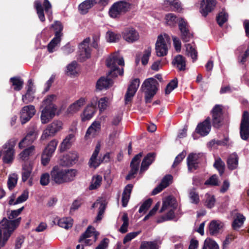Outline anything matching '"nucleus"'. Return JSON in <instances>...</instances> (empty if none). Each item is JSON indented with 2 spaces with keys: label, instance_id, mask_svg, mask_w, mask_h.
I'll return each mask as SVG.
<instances>
[{
  "label": "nucleus",
  "instance_id": "nucleus-59",
  "mask_svg": "<svg viewBox=\"0 0 249 249\" xmlns=\"http://www.w3.org/2000/svg\"><path fill=\"white\" fill-rule=\"evenodd\" d=\"M122 220L123 224L121 226L119 231L122 233H125L127 231V228L128 226V218L126 213H124L122 216Z\"/></svg>",
  "mask_w": 249,
  "mask_h": 249
},
{
  "label": "nucleus",
  "instance_id": "nucleus-47",
  "mask_svg": "<svg viewBox=\"0 0 249 249\" xmlns=\"http://www.w3.org/2000/svg\"><path fill=\"white\" fill-rule=\"evenodd\" d=\"M102 177L100 175L93 176L90 185L89 187V190H93L97 189L101 184Z\"/></svg>",
  "mask_w": 249,
  "mask_h": 249
},
{
  "label": "nucleus",
  "instance_id": "nucleus-15",
  "mask_svg": "<svg viewBox=\"0 0 249 249\" xmlns=\"http://www.w3.org/2000/svg\"><path fill=\"white\" fill-rule=\"evenodd\" d=\"M142 157V153H140L133 158L130 164L131 170L126 177V179L127 180H129L134 178V175L138 171Z\"/></svg>",
  "mask_w": 249,
  "mask_h": 249
},
{
  "label": "nucleus",
  "instance_id": "nucleus-21",
  "mask_svg": "<svg viewBox=\"0 0 249 249\" xmlns=\"http://www.w3.org/2000/svg\"><path fill=\"white\" fill-rule=\"evenodd\" d=\"M211 130L210 119L207 118L202 123L199 124L196 128L197 133L202 136L207 135Z\"/></svg>",
  "mask_w": 249,
  "mask_h": 249
},
{
  "label": "nucleus",
  "instance_id": "nucleus-57",
  "mask_svg": "<svg viewBox=\"0 0 249 249\" xmlns=\"http://www.w3.org/2000/svg\"><path fill=\"white\" fill-rule=\"evenodd\" d=\"M202 249H219L216 243L210 239L205 240Z\"/></svg>",
  "mask_w": 249,
  "mask_h": 249
},
{
  "label": "nucleus",
  "instance_id": "nucleus-29",
  "mask_svg": "<svg viewBox=\"0 0 249 249\" xmlns=\"http://www.w3.org/2000/svg\"><path fill=\"white\" fill-rule=\"evenodd\" d=\"M101 129V123L99 122H94L88 128L85 137L88 139L90 137H94L97 132Z\"/></svg>",
  "mask_w": 249,
  "mask_h": 249
},
{
  "label": "nucleus",
  "instance_id": "nucleus-63",
  "mask_svg": "<svg viewBox=\"0 0 249 249\" xmlns=\"http://www.w3.org/2000/svg\"><path fill=\"white\" fill-rule=\"evenodd\" d=\"M77 63L75 61L72 62L68 65L67 68V73L68 75H73L76 73V68Z\"/></svg>",
  "mask_w": 249,
  "mask_h": 249
},
{
  "label": "nucleus",
  "instance_id": "nucleus-35",
  "mask_svg": "<svg viewBox=\"0 0 249 249\" xmlns=\"http://www.w3.org/2000/svg\"><path fill=\"white\" fill-rule=\"evenodd\" d=\"M95 3V0H86L78 6V9L81 14H86Z\"/></svg>",
  "mask_w": 249,
  "mask_h": 249
},
{
  "label": "nucleus",
  "instance_id": "nucleus-28",
  "mask_svg": "<svg viewBox=\"0 0 249 249\" xmlns=\"http://www.w3.org/2000/svg\"><path fill=\"white\" fill-rule=\"evenodd\" d=\"M163 6L165 8L175 11L180 12L182 9L181 3L178 0H165Z\"/></svg>",
  "mask_w": 249,
  "mask_h": 249
},
{
  "label": "nucleus",
  "instance_id": "nucleus-50",
  "mask_svg": "<svg viewBox=\"0 0 249 249\" xmlns=\"http://www.w3.org/2000/svg\"><path fill=\"white\" fill-rule=\"evenodd\" d=\"M72 220L70 217L62 218L57 220V224L60 227L68 229L72 227Z\"/></svg>",
  "mask_w": 249,
  "mask_h": 249
},
{
  "label": "nucleus",
  "instance_id": "nucleus-32",
  "mask_svg": "<svg viewBox=\"0 0 249 249\" xmlns=\"http://www.w3.org/2000/svg\"><path fill=\"white\" fill-rule=\"evenodd\" d=\"M112 84V80L106 77H101L96 83V89L98 90H102L108 88Z\"/></svg>",
  "mask_w": 249,
  "mask_h": 249
},
{
  "label": "nucleus",
  "instance_id": "nucleus-52",
  "mask_svg": "<svg viewBox=\"0 0 249 249\" xmlns=\"http://www.w3.org/2000/svg\"><path fill=\"white\" fill-rule=\"evenodd\" d=\"M35 7L36 10L37 14L40 20L41 21H45V18L41 1L39 0H36L35 2Z\"/></svg>",
  "mask_w": 249,
  "mask_h": 249
},
{
  "label": "nucleus",
  "instance_id": "nucleus-24",
  "mask_svg": "<svg viewBox=\"0 0 249 249\" xmlns=\"http://www.w3.org/2000/svg\"><path fill=\"white\" fill-rule=\"evenodd\" d=\"M158 85V82L155 79L149 78L144 81L142 86V88L143 91L157 92Z\"/></svg>",
  "mask_w": 249,
  "mask_h": 249
},
{
  "label": "nucleus",
  "instance_id": "nucleus-44",
  "mask_svg": "<svg viewBox=\"0 0 249 249\" xmlns=\"http://www.w3.org/2000/svg\"><path fill=\"white\" fill-rule=\"evenodd\" d=\"M238 158L237 154L233 153L230 155L227 160L228 168L231 170H233L237 167Z\"/></svg>",
  "mask_w": 249,
  "mask_h": 249
},
{
  "label": "nucleus",
  "instance_id": "nucleus-61",
  "mask_svg": "<svg viewBox=\"0 0 249 249\" xmlns=\"http://www.w3.org/2000/svg\"><path fill=\"white\" fill-rule=\"evenodd\" d=\"M175 209H168V213L164 215L163 216L161 219H159L158 222H162L164 221L172 220L175 217L174 210Z\"/></svg>",
  "mask_w": 249,
  "mask_h": 249
},
{
  "label": "nucleus",
  "instance_id": "nucleus-30",
  "mask_svg": "<svg viewBox=\"0 0 249 249\" xmlns=\"http://www.w3.org/2000/svg\"><path fill=\"white\" fill-rule=\"evenodd\" d=\"M155 158V155L154 153H150L146 155L142 162L140 169L141 173H142L148 169L149 166L154 160Z\"/></svg>",
  "mask_w": 249,
  "mask_h": 249
},
{
  "label": "nucleus",
  "instance_id": "nucleus-46",
  "mask_svg": "<svg viewBox=\"0 0 249 249\" xmlns=\"http://www.w3.org/2000/svg\"><path fill=\"white\" fill-rule=\"evenodd\" d=\"M10 82L12 83L14 90L16 91L20 90L23 86L24 81L19 77H13L10 78Z\"/></svg>",
  "mask_w": 249,
  "mask_h": 249
},
{
  "label": "nucleus",
  "instance_id": "nucleus-53",
  "mask_svg": "<svg viewBox=\"0 0 249 249\" xmlns=\"http://www.w3.org/2000/svg\"><path fill=\"white\" fill-rule=\"evenodd\" d=\"M215 199L213 195L207 193L205 196V205L208 208L214 207Z\"/></svg>",
  "mask_w": 249,
  "mask_h": 249
},
{
  "label": "nucleus",
  "instance_id": "nucleus-7",
  "mask_svg": "<svg viewBox=\"0 0 249 249\" xmlns=\"http://www.w3.org/2000/svg\"><path fill=\"white\" fill-rule=\"evenodd\" d=\"M170 45V38L167 35L159 36L155 45L157 56L161 57L166 55Z\"/></svg>",
  "mask_w": 249,
  "mask_h": 249
},
{
  "label": "nucleus",
  "instance_id": "nucleus-40",
  "mask_svg": "<svg viewBox=\"0 0 249 249\" xmlns=\"http://www.w3.org/2000/svg\"><path fill=\"white\" fill-rule=\"evenodd\" d=\"M57 97L55 95L51 94L47 96L42 101L41 107L50 108V107H56L53 103L56 100Z\"/></svg>",
  "mask_w": 249,
  "mask_h": 249
},
{
  "label": "nucleus",
  "instance_id": "nucleus-48",
  "mask_svg": "<svg viewBox=\"0 0 249 249\" xmlns=\"http://www.w3.org/2000/svg\"><path fill=\"white\" fill-rule=\"evenodd\" d=\"M58 143V141L57 140L53 139L51 140L43 151L53 155L56 148Z\"/></svg>",
  "mask_w": 249,
  "mask_h": 249
},
{
  "label": "nucleus",
  "instance_id": "nucleus-14",
  "mask_svg": "<svg viewBox=\"0 0 249 249\" xmlns=\"http://www.w3.org/2000/svg\"><path fill=\"white\" fill-rule=\"evenodd\" d=\"M216 5L215 0H202L200 3V12L203 16L206 17L214 10Z\"/></svg>",
  "mask_w": 249,
  "mask_h": 249
},
{
  "label": "nucleus",
  "instance_id": "nucleus-62",
  "mask_svg": "<svg viewBox=\"0 0 249 249\" xmlns=\"http://www.w3.org/2000/svg\"><path fill=\"white\" fill-rule=\"evenodd\" d=\"M213 165L221 175L224 173L225 163L220 158L215 160Z\"/></svg>",
  "mask_w": 249,
  "mask_h": 249
},
{
  "label": "nucleus",
  "instance_id": "nucleus-3",
  "mask_svg": "<svg viewBox=\"0 0 249 249\" xmlns=\"http://www.w3.org/2000/svg\"><path fill=\"white\" fill-rule=\"evenodd\" d=\"M124 60L122 56L118 52H115L109 55L106 60V65L110 69L109 75L112 76L116 77L118 75H123L124 69L119 68V66H124Z\"/></svg>",
  "mask_w": 249,
  "mask_h": 249
},
{
  "label": "nucleus",
  "instance_id": "nucleus-51",
  "mask_svg": "<svg viewBox=\"0 0 249 249\" xmlns=\"http://www.w3.org/2000/svg\"><path fill=\"white\" fill-rule=\"evenodd\" d=\"M179 18L177 17L174 14L170 13L166 15L165 20L166 23L167 25L170 26H174L176 25L177 23L181 20Z\"/></svg>",
  "mask_w": 249,
  "mask_h": 249
},
{
  "label": "nucleus",
  "instance_id": "nucleus-19",
  "mask_svg": "<svg viewBox=\"0 0 249 249\" xmlns=\"http://www.w3.org/2000/svg\"><path fill=\"white\" fill-rule=\"evenodd\" d=\"M178 27L181 32L182 39L185 42L189 41L193 37V35L190 32L187 23L183 19H181Z\"/></svg>",
  "mask_w": 249,
  "mask_h": 249
},
{
  "label": "nucleus",
  "instance_id": "nucleus-11",
  "mask_svg": "<svg viewBox=\"0 0 249 249\" xmlns=\"http://www.w3.org/2000/svg\"><path fill=\"white\" fill-rule=\"evenodd\" d=\"M90 39L89 37L85 39L79 45V54L78 59L80 61H84L90 56V49L89 44Z\"/></svg>",
  "mask_w": 249,
  "mask_h": 249
},
{
  "label": "nucleus",
  "instance_id": "nucleus-38",
  "mask_svg": "<svg viewBox=\"0 0 249 249\" xmlns=\"http://www.w3.org/2000/svg\"><path fill=\"white\" fill-rule=\"evenodd\" d=\"M92 208H98L99 212L96 217V221L101 220L102 219L103 215L106 209L105 203L98 199L92 204Z\"/></svg>",
  "mask_w": 249,
  "mask_h": 249
},
{
  "label": "nucleus",
  "instance_id": "nucleus-31",
  "mask_svg": "<svg viewBox=\"0 0 249 249\" xmlns=\"http://www.w3.org/2000/svg\"><path fill=\"white\" fill-rule=\"evenodd\" d=\"M33 170V163L32 162L25 163L22 165V180L23 182L27 181L30 177Z\"/></svg>",
  "mask_w": 249,
  "mask_h": 249
},
{
  "label": "nucleus",
  "instance_id": "nucleus-60",
  "mask_svg": "<svg viewBox=\"0 0 249 249\" xmlns=\"http://www.w3.org/2000/svg\"><path fill=\"white\" fill-rule=\"evenodd\" d=\"M178 86V80L177 79H174L171 80L167 85L165 89V94H170L172 90L176 89Z\"/></svg>",
  "mask_w": 249,
  "mask_h": 249
},
{
  "label": "nucleus",
  "instance_id": "nucleus-1",
  "mask_svg": "<svg viewBox=\"0 0 249 249\" xmlns=\"http://www.w3.org/2000/svg\"><path fill=\"white\" fill-rule=\"evenodd\" d=\"M24 207L12 211L8 215V219L3 218L0 222V249L3 247L12 233L18 226L21 221V217L16 219L23 210Z\"/></svg>",
  "mask_w": 249,
  "mask_h": 249
},
{
  "label": "nucleus",
  "instance_id": "nucleus-45",
  "mask_svg": "<svg viewBox=\"0 0 249 249\" xmlns=\"http://www.w3.org/2000/svg\"><path fill=\"white\" fill-rule=\"evenodd\" d=\"M186 47V53L188 56L191 57L194 61L197 59V52L194 47V45L191 44H187Z\"/></svg>",
  "mask_w": 249,
  "mask_h": 249
},
{
  "label": "nucleus",
  "instance_id": "nucleus-39",
  "mask_svg": "<svg viewBox=\"0 0 249 249\" xmlns=\"http://www.w3.org/2000/svg\"><path fill=\"white\" fill-rule=\"evenodd\" d=\"M173 63L179 71H184L185 70L186 61L185 58L183 56L181 55L176 56L173 61Z\"/></svg>",
  "mask_w": 249,
  "mask_h": 249
},
{
  "label": "nucleus",
  "instance_id": "nucleus-56",
  "mask_svg": "<svg viewBox=\"0 0 249 249\" xmlns=\"http://www.w3.org/2000/svg\"><path fill=\"white\" fill-rule=\"evenodd\" d=\"M98 107L101 112L104 111L107 109L109 105L108 99L107 97H103L97 100Z\"/></svg>",
  "mask_w": 249,
  "mask_h": 249
},
{
  "label": "nucleus",
  "instance_id": "nucleus-36",
  "mask_svg": "<svg viewBox=\"0 0 249 249\" xmlns=\"http://www.w3.org/2000/svg\"><path fill=\"white\" fill-rule=\"evenodd\" d=\"M74 140V136L73 134L68 135L60 144L59 146L60 151L63 152L69 149Z\"/></svg>",
  "mask_w": 249,
  "mask_h": 249
},
{
  "label": "nucleus",
  "instance_id": "nucleus-64",
  "mask_svg": "<svg viewBox=\"0 0 249 249\" xmlns=\"http://www.w3.org/2000/svg\"><path fill=\"white\" fill-rule=\"evenodd\" d=\"M29 192L28 190H24L23 193L20 195L16 199L15 202V204L21 203L25 201L28 198Z\"/></svg>",
  "mask_w": 249,
  "mask_h": 249
},
{
  "label": "nucleus",
  "instance_id": "nucleus-5",
  "mask_svg": "<svg viewBox=\"0 0 249 249\" xmlns=\"http://www.w3.org/2000/svg\"><path fill=\"white\" fill-rule=\"evenodd\" d=\"M130 4L125 1L114 3L109 8L108 14L110 18L117 19L130 9Z\"/></svg>",
  "mask_w": 249,
  "mask_h": 249
},
{
  "label": "nucleus",
  "instance_id": "nucleus-16",
  "mask_svg": "<svg viewBox=\"0 0 249 249\" xmlns=\"http://www.w3.org/2000/svg\"><path fill=\"white\" fill-rule=\"evenodd\" d=\"M86 103L85 98L81 97L71 104L67 108V113L68 114H74L79 111Z\"/></svg>",
  "mask_w": 249,
  "mask_h": 249
},
{
  "label": "nucleus",
  "instance_id": "nucleus-6",
  "mask_svg": "<svg viewBox=\"0 0 249 249\" xmlns=\"http://www.w3.org/2000/svg\"><path fill=\"white\" fill-rule=\"evenodd\" d=\"M63 123L59 120H54L47 125L42 132L40 137L41 140H45L49 137L55 136L57 133L63 129Z\"/></svg>",
  "mask_w": 249,
  "mask_h": 249
},
{
  "label": "nucleus",
  "instance_id": "nucleus-12",
  "mask_svg": "<svg viewBox=\"0 0 249 249\" xmlns=\"http://www.w3.org/2000/svg\"><path fill=\"white\" fill-rule=\"evenodd\" d=\"M40 119L42 124H45L50 121L55 115L57 107H41Z\"/></svg>",
  "mask_w": 249,
  "mask_h": 249
},
{
  "label": "nucleus",
  "instance_id": "nucleus-42",
  "mask_svg": "<svg viewBox=\"0 0 249 249\" xmlns=\"http://www.w3.org/2000/svg\"><path fill=\"white\" fill-rule=\"evenodd\" d=\"M99 233L96 231L94 228L91 226H89L86 231L79 238V242H82V239L85 238H91L92 236H95V238L97 239Z\"/></svg>",
  "mask_w": 249,
  "mask_h": 249
},
{
  "label": "nucleus",
  "instance_id": "nucleus-13",
  "mask_svg": "<svg viewBox=\"0 0 249 249\" xmlns=\"http://www.w3.org/2000/svg\"><path fill=\"white\" fill-rule=\"evenodd\" d=\"M36 109L33 105L24 107L21 110L20 120L22 124H24L35 115Z\"/></svg>",
  "mask_w": 249,
  "mask_h": 249
},
{
  "label": "nucleus",
  "instance_id": "nucleus-43",
  "mask_svg": "<svg viewBox=\"0 0 249 249\" xmlns=\"http://www.w3.org/2000/svg\"><path fill=\"white\" fill-rule=\"evenodd\" d=\"M245 219L243 214L237 213L232 224L233 229L234 230H238L243 226Z\"/></svg>",
  "mask_w": 249,
  "mask_h": 249
},
{
  "label": "nucleus",
  "instance_id": "nucleus-17",
  "mask_svg": "<svg viewBox=\"0 0 249 249\" xmlns=\"http://www.w3.org/2000/svg\"><path fill=\"white\" fill-rule=\"evenodd\" d=\"M97 101V98H93L90 104L85 108L82 116V120L83 121L89 120L93 117L96 110Z\"/></svg>",
  "mask_w": 249,
  "mask_h": 249
},
{
  "label": "nucleus",
  "instance_id": "nucleus-33",
  "mask_svg": "<svg viewBox=\"0 0 249 249\" xmlns=\"http://www.w3.org/2000/svg\"><path fill=\"white\" fill-rule=\"evenodd\" d=\"M78 159V154L76 152H70L64 156L62 159L64 161L63 165L69 166L75 163Z\"/></svg>",
  "mask_w": 249,
  "mask_h": 249
},
{
  "label": "nucleus",
  "instance_id": "nucleus-34",
  "mask_svg": "<svg viewBox=\"0 0 249 249\" xmlns=\"http://www.w3.org/2000/svg\"><path fill=\"white\" fill-rule=\"evenodd\" d=\"M35 153V147L32 145L26 148L21 152L18 157L20 160L25 161L29 159V157L33 155Z\"/></svg>",
  "mask_w": 249,
  "mask_h": 249
},
{
  "label": "nucleus",
  "instance_id": "nucleus-23",
  "mask_svg": "<svg viewBox=\"0 0 249 249\" xmlns=\"http://www.w3.org/2000/svg\"><path fill=\"white\" fill-rule=\"evenodd\" d=\"M100 150V144L98 143L89 161V164L90 167L96 168L102 163V160L101 159L97 158Z\"/></svg>",
  "mask_w": 249,
  "mask_h": 249
},
{
  "label": "nucleus",
  "instance_id": "nucleus-8",
  "mask_svg": "<svg viewBox=\"0 0 249 249\" xmlns=\"http://www.w3.org/2000/svg\"><path fill=\"white\" fill-rule=\"evenodd\" d=\"M122 36L124 40L128 43H134L139 41L140 35L138 31L132 27H128L122 32Z\"/></svg>",
  "mask_w": 249,
  "mask_h": 249
},
{
  "label": "nucleus",
  "instance_id": "nucleus-58",
  "mask_svg": "<svg viewBox=\"0 0 249 249\" xmlns=\"http://www.w3.org/2000/svg\"><path fill=\"white\" fill-rule=\"evenodd\" d=\"M228 18V15L225 11H222L220 12L216 17V20L218 24L220 26H222L223 24L225 23Z\"/></svg>",
  "mask_w": 249,
  "mask_h": 249
},
{
  "label": "nucleus",
  "instance_id": "nucleus-26",
  "mask_svg": "<svg viewBox=\"0 0 249 249\" xmlns=\"http://www.w3.org/2000/svg\"><path fill=\"white\" fill-rule=\"evenodd\" d=\"M177 207L178 203L176 199L172 196H168L163 201L160 213L168 209H176Z\"/></svg>",
  "mask_w": 249,
  "mask_h": 249
},
{
  "label": "nucleus",
  "instance_id": "nucleus-54",
  "mask_svg": "<svg viewBox=\"0 0 249 249\" xmlns=\"http://www.w3.org/2000/svg\"><path fill=\"white\" fill-rule=\"evenodd\" d=\"M121 36L119 34L111 31H108L107 33V39L109 42H116L121 38Z\"/></svg>",
  "mask_w": 249,
  "mask_h": 249
},
{
  "label": "nucleus",
  "instance_id": "nucleus-37",
  "mask_svg": "<svg viewBox=\"0 0 249 249\" xmlns=\"http://www.w3.org/2000/svg\"><path fill=\"white\" fill-rule=\"evenodd\" d=\"M162 240L156 239L153 241H144L142 243L141 249H159V245L161 244Z\"/></svg>",
  "mask_w": 249,
  "mask_h": 249
},
{
  "label": "nucleus",
  "instance_id": "nucleus-49",
  "mask_svg": "<svg viewBox=\"0 0 249 249\" xmlns=\"http://www.w3.org/2000/svg\"><path fill=\"white\" fill-rule=\"evenodd\" d=\"M18 176L15 173L10 174L7 180L8 188L10 190H13L17 184Z\"/></svg>",
  "mask_w": 249,
  "mask_h": 249
},
{
  "label": "nucleus",
  "instance_id": "nucleus-20",
  "mask_svg": "<svg viewBox=\"0 0 249 249\" xmlns=\"http://www.w3.org/2000/svg\"><path fill=\"white\" fill-rule=\"evenodd\" d=\"M200 154H190L187 159L188 170L193 172L197 169Z\"/></svg>",
  "mask_w": 249,
  "mask_h": 249
},
{
  "label": "nucleus",
  "instance_id": "nucleus-25",
  "mask_svg": "<svg viewBox=\"0 0 249 249\" xmlns=\"http://www.w3.org/2000/svg\"><path fill=\"white\" fill-rule=\"evenodd\" d=\"M172 179L173 177L171 175H167L165 176L162 178L160 183L153 190L152 194L155 195L160 192L172 182Z\"/></svg>",
  "mask_w": 249,
  "mask_h": 249
},
{
  "label": "nucleus",
  "instance_id": "nucleus-2",
  "mask_svg": "<svg viewBox=\"0 0 249 249\" xmlns=\"http://www.w3.org/2000/svg\"><path fill=\"white\" fill-rule=\"evenodd\" d=\"M77 175V171L73 169H63L56 165L50 172L52 181L57 184H62L73 181Z\"/></svg>",
  "mask_w": 249,
  "mask_h": 249
},
{
  "label": "nucleus",
  "instance_id": "nucleus-55",
  "mask_svg": "<svg viewBox=\"0 0 249 249\" xmlns=\"http://www.w3.org/2000/svg\"><path fill=\"white\" fill-rule=\"evenodd\" d=\"M152 48L150 47L143 51L142 56L141 58V62L143 65H146L148 62L150 56H151Z\"/></svg>",
  "mask_w": 249,
  "mask_h": 249
},
{
  "label": "nucleus",
  "instance_id": "nucleus-4",
  "mask_svg": "<svg viewBox=\"0 0 249 249\" xmlns=\"http://www.w3.org/2000/svg\"><path fill=\"white\" fill-rule=\"evenodd\" d=\"M17 140L11 139L2 146V160L4 163L11 164L13 162L15 155V146Z\"/></svg>",
  "mask_w": 249,
  "mask_h": 249
},
{
  "label": "nucleus",
  "instance_id": "nucleus-27",
  "mask_svg": "<svg viewBox=\"0 0 249 249\" xmlns=\"http://www.w3.org/2000/svg\"><path fill=\"white\" fill-rule=\"evenodd\" d=\"M224 223L219 220H212L209 224V231L211 235H216L223 228Z\"/></svg>",
  "mask_w": 249,
  "mask_h": 249
},
{
  "label": "nucleus",
  "instance_id": "nucleus-18",
  "mask_svg": "<svg viewBox=\"0 0 249 249\" xmlns=\"http://www.w3.org/2000/svg\"><path fill=\"white\" fill-rule=\"evenodd\" d=\"M37 135L38 134L35 129L31 130L25 137L19 142L18 147L20 149H22L28 146L36 140Z\"/></svg>",
  "mask_w": 249,
  "mask_h": 249
},
{
  "label": "nucleus",
  "instance_id": "nucleus-41",
  "mask_svg": "<svg viewBox=\"0 0 249 249\" xmlns=\"http://www.w3.org/2000/svg\"><path fill=\"white\" fill-rule=\"evenodd\" d=\"M61 34L59 32H56L55 37L51 40L48 45V50L50 53L54 51V48L61 41Z\"/></svg>",
  "mask_w": 249,
  "mask_h": 249
},
{
  "label": "nucleus",
  "instance_id": "nucleus-10",
  "mask_svg": "<svg viewBox=\"0 0 249 249\" xmlns=\"http://www.w3.org/2000/svg\"><path fill=\"white\" fill-rule=\"evenodd\" d=\"M240 136L244 140H247L249 137V113L245 111L243 113L240 125Z\"/></svg>",
  "mask_w": 249,
  "mask_h": 249
},
{
  "label": "nucleus",
  "instance_id": "nucleus-9",
  "mask_svg": "<svg viewBox=\"0 0 249 249\" xmlns=\"http://www.w3.org/2000/svg\"><path fill=\"white\" fill-rule=\"evenodd\" d=\"M140 84V80L139 78L133 79L129 85L126 92L125 94V104H127L130 103L135 95Z\"/></svg>",
  "mask_w": 249,
  "mask_h": 249
},
{
  "label": "nucleus",
  "instance_id": "nucleus-22",
  "mask_svg": "<svg viewBox=\"0 0 249 249\" xmlns=\"http://www.w3.org/2000/svg\"><path fill=\"white\" fill-rule=\"evenodd\" d=\"M222 107L219 105H216L212 110L213 124L215 127L220 126L222 120Z\"/></svg>",
  "mask_w": 249,
  "mask_h": 249
}]
</instances>
